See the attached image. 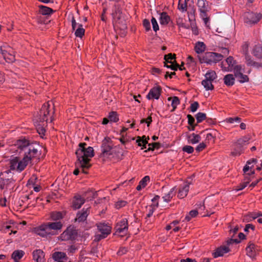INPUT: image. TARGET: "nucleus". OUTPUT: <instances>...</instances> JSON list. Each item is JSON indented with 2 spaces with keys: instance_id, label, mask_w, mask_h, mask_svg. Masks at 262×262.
<instances>
[{
  "instance_id": "46",
  "label": "nucleus",
  "mask_w": 262,
  "mask_h": 262,
  "mask_svg": "<svg viewBox=\"0 0 262 262\" xmlns=\"http://www.w3.org/2000/svg\"><path fill=\"white\" fill-rule=\"evenodd\" d=\"M5 60L8 62H12L15 60V56L9 52L7 55H5L3 57Z\"/></svg>"
},
{
  "instance_id": "38",
  "label": "nucleus",
  "mask_w": 262,
  "mask_h": 262,
  "mask_svg": "<svg viewBox=\"0 0 262 262\" xmlns=\"http://www.w3.org/2000/svg\"><path fill=\"white\" fill-rule=\"evenodd\" d=\"M187 1L186 0H179L178 4V9L181 12H184L187 10Z\"/></svg>"
},
{
  "instance_id": "44",
  "label": "nucleus",
  "mask_w": 262,
  "mask_h": 262,
  "mask_svg": "<svg viewBox=\"0 0 262 262\" xmlns=\"http://www.w3.org/2000/svg\"><path fill=\"white\" fill-rule=\"evenodd\" d=\"M198 214V212L196 210H193L189 212V214L185 217V220L187 221H189L192 217L196 216Z\"/></svg>"
},
{
  "instance_id": "25",
  "label": "nucleus",
  "mask_w": 262,
  "mask_h": 262,
  "mask_svg": "<svg viewBox=\"0 0 262 262\" xmlns=\"http://www.w3.org/2000/svg\"><path fill=\"white\" fill-rule=\"evenodd\" d=\"M189 188L187 185L180 186L178 190V197L180 199L185 198L189 191Z\"/></svg>"
},
{
  "instance_id": "23",
  "label": "nucleus",
  "mask_w": 262,
  "mask_h": 262,
  "mask_svg": "<svg viewBox=\"0 0 262 262\" xmlns=\"http://www.w3.org/2000/svg\"><path fill=\"white\" fill-rule=\"evenodd\" d=\"M223 80L225 84L230 87L234 84L235 77L233 74H229L224 76Z\"/></svg>"
},
{
  "instance_id": "36",
  "label": "nucleus",
  "mask_w": 262,
  "mask_h": 262,
  "mask_svg": "<svg viewBox=\"0 0 262 262\" xmlns=\"http://www.w3.org/2000/svg\"><path fill=\"white\" fill-rule=\"evenodd\" d=\"M202 84L204 86L206 90H212L214 89V86L212 84V82L208 81L206 79L203 80L202 81Z\"/></svg>"
},
{
  "instance_id": "35",
  "label": "nucleus",
  "mask_w": 262,
  "mask_h": 262,
  "mask_svg": "<svg viewBox=\"0 0 262 262\" xmlns=\"http://www.w3.org/2000/svg\"><path fill=\"white\" fill-rule=\"evenodd\" d=\"M176 54H172V53H169L167 55H165L164 56V60H165V61H164V63L166 62V63H172V62H173V61H172V60H176Z\"/></svg>"
},
{
  "instance_id": "24",
  "label": "nucleus",
  "mask_w": 262,
  "mask_h": 262,
  "mask_svg": "<svg viewBox=\"0 0 262 262\" xmlns=\"http://www.w3.org/2000/svg\"><path fill=\"white\" fill-rule=\"evenodd\" d=\"M177 189L176 187H173L163 197L164 201L168 203L170 201L171 199L176 194Z\"/></svg>"
},
{
  "instance_id": "39",
  "label": "nucleus",
  "mask_w": 262,
  "mask_h": 262,
  "mask_svg": "<svg viewBox=\"0 0 262 262\" xmlns=\"http://www.w3.org/2000/svg\"><path fill=\"white\" fill-rule=\"evenodd\" d=\"M235 78L240 83H244L249 81V78L248 76L243 74V73L241 74H237V75Z\"/></svg>"
},
{
  "instance_id": "42",
  "label": "nucleus",
  "mask_w": 262,
  "mask_h": 262,
  "mask_svg": "<svg viewBox=\"0 0 262 262\" xmlns=\"http://www.w3.org/2000/svg\"><path fill=\"white\" fill-rule=\"evenodd\" d=\"M234 72V76L235 77L237 76V74H241L243 72V69L241 65H236L232 68Z\"/></svg>"
},
{
  "instance_id": "17",
  "label": "nucleus",
  "mask_w": 262,
  "mask_h": 262,
  "mask_svg": "<svg viewBox=\"0 0 262 262\" xmlns=\"http://www.w3.org/2000/svg\"><path fill=\"white\" fill-rule=\"evenodd\" d=\"M52 259L56 262H66L68 257L63 252L55 251L52 254Z\"/></svg>"
},
{
  "instance_id": "61",
  "label": "nucleus",
  "mask_w": 262,
  "mask_h": 262,
  "mask_svg": "<svg viewBox=\"0 0 262 262\" xmlns=\"http://www.w3.org/2000/svg\"><path fill=\"white\" fill-rule=\"evenodd\" d=\"M194 177V176L193 175L189 177L186 181L184 185H187L188 186V187L189 188L190 185L192 184V183H193L192 181H193V178Z\"/></svg>"
},
{
  "instance_id": "49",
  "label": "nucleus",
  "mask_w": 262,
  "mask_h": 262,
  "mask_svg": "<svg viewBox=\"0 0 262 262\" xmlns=\"http://www.w3.org/2000/svg\"><path fill=\"white\" fill-rule=\"evenodd\" d=\"M150 178L148 176H145L143 178L141 179L139 183L140 185H142L144 188L147 185V182L149 181Z\"/></svg>"
},
{
  "instance_id": "31",
  "label": "nucleus",
  "mask_w": 262,
  "mask_h": 262,
  "mask_svg": "<svg viewBox=\"0 0 262 262\" xmlns=\"http://www.w3.org/2000/svg\"><path fill=\"white\" fill-rule=\"evenodd\" d=\"M205 77V79L213 82L217 78V75L215 71L209 70L206 73Z\"/></svg>"
},
{
  "instance_id": "18",
  "label": "nucleus",
  "mask_w": 262,
  "mask_h": 262,
  "mask_svg": "<svg viewBox=\"0 0 262 262\" xmlns=\"http://www.w3.org/2000/svg\"><path fill=\"white\" fill-rule=\"evenodd\" d=\"M226 62L228 64V67H226L224 66L223 62L221 63V67L223 71L225 72H231L232 70V68L234 66L235 63V60L233 59V58L232 56L228 57L226 59Z\"/></svg>"
},
{
  "instance_id": "20",
  "label": "nucleus",
  "mask_w": 262,
  "mask_h": 262,
  "mask_svg": "<svg viewBox=\"0 0 262 262\" xmlns=\"http://www.w3.org/2000/svg\"><path fill=\"white\" fill-rule=\"evenodd\" d=\"M229 251L228 247L226 246H222L217 248L214 252L213 253V256L214 258L222 256L224 254L227 253Z\"/></svg>"
},
{
  "instance_id": "11",
  "label": "nucleus",
  "mask_w": 262,
  "mask_h": 262,
  "mask_svg": "<svg viewBox=\"0 0 262 262\" xmlns=\"http://www.w3.org/2000/svg\"><path fill=\"white\" fill-rule=\"evenodd\" d=\"M250 138L248 136H244L238 139L235 143V149L234 151L232 152L233 156L240 155L242 151V147L246 144L249 140Z\"/></svg>"
},
{
  "instance_id": "29",
  "label": "nucleus",
  "mask_w": 262,
  "mask_h": 262,
  "mask_svg": "<svg viewBox=\"0 0 262 262\" xmlns=\"http://www.w3.org/2000/svg\"><path fill=\"white\" fill-rule=\"evenodd\" d=\"M39 13L43 15H50L54 12L52 9L43 5L39 6Z\"/></svg>"
},
{
  "instance_id": "55",
  "label": "nucleus",
  "mask_w": 262,
  "mask_h": 262,
  "mask_svg": "<svg viewBox=\"0 0 262 262\" xmlns=\"http://www.w3.org/2000/svg\"><path fill=\"white\" fill-rule=\"evenodd\" d=\"M199 107V103L196 101H195L191 104L190 110L192 112L194 113L197 111Z\"/></svg>"
},
{
  "instance_id": "5",
  "label": "nucleus",
  "mask_w": 262,
  "mask_h": 262,
  "mask_svg": "<svg viewBox=\"0 0 262 262\" xmlns=\"http://www.w3.org/2000/svg\"><path fill=\"white\" fill-rule=\"evenodd\" d=\"M198 57L201 63L212 64L222 60L223 55L215 52H208L205 53L202 56H198Z\"/></svg>"
},
{
  "instance_id": "10",
  "label": "nucleus",
  "mask_w": 262,
  "mask_h": 262,
  "mask_svg": "<svg viewBox=\"0 0 262 262\" xmlns=\"http://www.w3.org/2000/svg\"><path fill=\"white\" fill-rule=\"evenodd\" d=\"M77 235V233L73 227H69L60 235L62 241L74 240Z\"/></svg>"
},
{
  "instance_id": "53",
  "label": "nucleus",
  "mask_w": 262,
  "mask_h": 262,
  "mask_svg": "<svg viewBox=\"0 0 262 262\" xmlns=\"http://www.w3.org/2000/svg\"><path fill=\"white\" fill-rule=\"evenodd\" d=\"M127 202L125 201L120 200L117 202L115 204V207L117 209H120L124 206H125Z\"/></svg>"
},
{
  "instance_id": "63",
  "label": "nucleus",
  "mask_w": 262,
  "mask_h": 262,
  "mask_svg": "<svg viewBox=\"0 0 262 262\" xmlns=\"http://www.w3.org/2000/svg\"><path fill=\"white\" fill-rule=\"evenodd\" d=\"M87 194L93 198H95L96 197L97 193L96 191L93 192L92 190H89L85 192V195L86 196Z\"/></svg>"
},
{
  "instance_id": "62",
  "label": "nucleus",
  "mask_w": 262,
  "mask_h": 262,
  "mask_svg": "<svg viewBox=\"0 0 262 262\" xmlns=\"http://www.w3.org/2000/svg\"><path fill=\"white\" fill-rule=\"evenodd\" d=\"M71 23H72V27L73 30H75L77 27H78V24H79L76 23V21L74 18V17L73 16L72 17Z\"/></svg>"
},
{
  "instance_id": "3",
  "label": "nucleus",
  "mask_w": 262,
  "mask_h": 262,
  "mask_svg": "<svg viewBox=\"0 0 262 262\" xmlns=\"http://www.w3.org/2000/svg\"><path fill=\"white\" fill-rule=\"evenodd\" d=\"M86 144L84 142L79 144V148L76 151L78 165L82 168V172L87 173L86 169L91 167L90 161L91 158L94 156V149L92 147L89 146L86 148Z\"/></svg>"
},
{
  "instance_id": "47",
  "label": "nucleus",
  "mask_w": 262,
  "mask_h": 262,
  "mask_svg": "<svg viewBox=\"0 0 262 262\" xmlns=\"http://www.w3.org/2000/svg\"><path fill=\"white\" fill-rule=\"evenodd\" d=\"M151 23L152 26L154 31L157 32L158 30H159V25L158 24L156 19L155 17H152L151 19Z\"/></svg>"
},
{
  "instance_id": "50",
  "label": "nucleus",
  "mask_w": 262,
  "mask_h": 262,
  "mask_svg": "<svg viewBox=\"0 0 262 262\" xmlns=\"http://www.w3.org/2000/svg\"><path fill=\"white\" fill-rule=\"evenodd\" d=\"M118 14L121 15L122 12L121 8L118 5H115L114 9L113 10V12L112 13L113 16H117Z\"/></svg>"
},
{
  "instance_id": "41",
  "label": "nucleus",
  "mask_w": 262,
  "mask_h": 262,
  "mask_svg": "<svg viewBox=\"0 0 262 262\" xmlns=\"http://www.w3.org/2000/svg\"><path fill=\"white\" fill-rule=\"evenodd\" d=\"M108 118L111 122H117L119 120L118 115L116 112L110 113Z\"/></svg>"
},
{
  "instance_id": "19",
  "label": "nucleus",
  "mask_w": 262,
  "mask_h": 262,
  "mask_svg": "<svg viewBox=\"0 0 262 262\" xmlns=\"http://www.w3.org/2000/svg\"><path fill=\"white\" fill-rule=\"evenodd\" d=\"M33 259L36 262H45V253L42 250L37 249L33 252Z\"/></svg>"
},
{
  "instance_id": "54",
  "label": "nucleus",
  "mask_w": 262,
  "mask_h": 262,
  "mask_svg": "<svg viewBox=\"0 0 262 262\" xmlns=\"http://www.w3.org/2000/svg\"><path fill=\"white\" fill-rule=\"evenodd\" d=\"M183 151L188 154H192L194 151V148L191 146L186 145L183 147Z\"/></svg>"
},
{
  "instance_id": "8",
  "label": "nucleus",
  "mask_w": 262,
  "mask_h": 262,
  "mask_svg": "<svg viewBox=\"0 0 262 262\" xmlns=\"http://www.w3.org/2000/svg\"><path fill=\"white\" fill-rule=\"evenodd\" d=\"M113 144L111 139L108 138H105L102 141L101 145V155L103 157L109 158L113 153Z\"/></svg>"
},
{
  "instance_id": "34",
  "label": "nucleus",
  "mask_w": 262,
  "mask_h": 262,
  "mask_svg": "<svg viewBox=\"0 0 262 262\" xmlns=\"http://www.w3.org/2000/svg\"><path fill=\"white\" fill-rule=\"evenodd\" d=\"M75 30V35L77 37L82 38L84 35L85 30L83 28L82 24H78V27Z\"/></svg>"
},
{
  "instance_id": "22",
  "label": "nucleus",
  "mask_w": 262,
  "mask_h": 262,
  "mask_svg": "<svg viewBox=\"0 0 262 262\" xmlns=\"http://www.w3.org/2000/svg\"><path fill=\"white\" fill-rule=\"evenodd\" d=\"M187 139L188 143L194 144L199 143L201 141V137L199 135L192 133L188 135Z\"/></svg>"
},
{
  "instance_id": "57",
  "label": "nucleus",
  "mask_w": 262,
  "mask_h": 262,
  "mask_svg": "<svg viewBox=\"0 0 262 262\" xmlns=\"http://www.w3.org/2000/svg\"><path fill=\"white\" fill-rule=\"evenodd\" d=\"M5 47H1L0 49V54H2L3 57H4L5 55H7L9 52H10L11 49L9 47H8L7 49H4Z\"/></svg>"
},
{
  "instance_id": "59",
  "label": "nucleus",
  "mask_w": 262,
  "mask_h": 262,
  "mask_svg": "<svg viewBox=\"0 0 262 262\" xmlns=\"http://www.w3.org/2000/svg\"><path fill=\"white\" fill-rule=\"evenodd\" d=\"M152 122V118L151 116L148 117L147 119H143L141 120L140 123H147V126H149L151 122Z\"/></svg>"
},
{
  "instance_id": "2",
  "label": "nucleus",
  "mask_w": 262,
  "mask_h": 262,
  "mask_svg": "<svg viewBox=\"0 0 262 262\" xmlns=\"http://www.w3.org/2000/svg\"><path fill=\"white\" fill-rule=\"evenodd\" d=\"M50 217L54 222L44 223L35 228V232L37 235L47 238L56 235L60 232L63 225L59 220L63 218V213L61 212H53Z\"/></svg>"
},
{
  "instance_id": "60",
  "label": "nucleus",
  "mask_w": 262,
  "mask_h": 262,
  "mask_svg": "<svg viewBox=\"0 0 262 262\" xmlns=\"http://www.w3.org/2000/svg\"><path fill=\"white\" fill-rule=\"evenodd\" d=\"M206 147V144L202 142L200 143L196 147L195 150L197 152H200L202 150H203Z\"/></svg>"
},
{
  "instance_id": "6",
  "label": "nucleus",
  "mask_w": 262,
  "mask_h": 262,
  "mask_svg": "<svg viewBox=\"0 0 262 262\" xmlns=\"http://www.w3.org/2000/svg\"><path fill=\"white\" fill-rule=\"evenodd\" d=\"M97 227L98 231L101 233L97 234L95 236V241H99L101 239L105 238L111 232L112 227L105 222H100L97 224Z\"/></svg>"
},
{
  "instance_id": "27",
  "label": "nucleus",
  "mask_w": 262,
  "mask_h": 262,
  "mask_svg": "<svg viewBox=\"0 0 262 262\" xmlns=\"http://www.w3.org/2000/svg\"><path fill=\"white\" fill-rule=\"evenodd\" d=\"M159 20L161 25L166 26L170 21V18L166 12H163L160 13Z\"/></svg>"
},
{
  "instance_id": "16",
  "label": "nucleus",
  "mask_w": 262,
  "mask_h": 262,
  "mask_svg": "<svg viewBox=\"0 0 262 262\" xmlns=\"http://www.w3.org/2000/svg\"><path fill=\"white\" fill-rule=\"evenodd\" d=\"M90 207H88L86 208H83L81 211H79L77 213L76 221L78 222H83L86 220L90 214Z\"/></svg>"
},
{
  "instance_id": "45",
  "label": "nucleus",
  "mask_w": 262,
  "mask_h": 262,
  "mask_svg": "<svg viewBox=\"0 0 262 262\" xmlns=\"http://www.w3.org/2000/svg\"><path fill=\"white\" fill-rule=\"evenodd\" d=\"M241 118L238 117H236L234 118L230 117L226 118L225 121L227 123L232 124L234 122L239 123L241 121Z\"/></svg>"
},
{
  "instance_id": "64",
  "label": "nucleus",
  "mask_w": 262,
  "mask_h": 262,
  "mask_svg": "<svg viewBox=\"0 0 262 262\" xmlns=\"http://www.w3.org/2000/svg\"><path fill=\"white\" fill-rule=\"evenodd\" d=\"M127 250L126 249V248L125 247H122V248H120L119 249V250H118V251L117 252V254L118 255H122L124 254H125L126 252H127Z\"/></svg>"
},
{
  "instance_id": "37",
  "label": "nucleus",
  "mask_w": 262,
  "mask_h": 262,
  "mask_svg": "<svg viewBox=\"0 0 262 262\" xmlns=\"http://www.w3.org/2000/svg\"><path fill=\"white\" fill-rule=\"evenodd\" d=\"M171 100H172L171 106L173 107V109L171 111H173L176 108L177 106L180 104V102L179 98L177 96L169 97L168 98V100L170 101Z\"/></svg>"
},
{
  "instance_id": "12",
  "label": "nucleus",
  "mask_w": 262,
  "mask_h": 262,
  "mask_svg": "<svg viewBox=\"0 0 262 262\" xmlns=\"http://www.w3.org/2000/svg\"><path fill=\"white\" fill-rule=\"evenodd\" d=\"M257 162V160L256 159H252L247 162L246 165L243 168V171L245 173V178L248 177L249 176L255 173V171L254 170H252V168L254 164Z\"/></svg>"
},
{
  "instance_id": "40",
  "label": "nucleus",
  "mask_w": 262,
  "mask_h": 262,
  "mask_svg": "<svg viewBox=\"0 0 262 262\" xmlns=\"http://www.w3.org/2000/svg\"><path fill=\"white\" fill-rule=\"evenodd\" d=\"M148 148H147V150H146L145 151V152H147L148 151H150V150L152 151L155 149H159L161 146V144L159 142H154V143H149L148 144Z\"/></svg>"
},
{
  "instance_id": "21",
  "label": "nucleus",
  "mask_w": 262,
  "mask_h": 262,
  "mask_svg": "<svg viewBox=\"0 0 262 262\" xmlns=\"http://www.w3.org/2000/svg\"><path fill=\"white\" fill-rule=\"evenodd\" d=\"M246 250L248 256L251 258H254L256 255L257 249L253 243H249Z\"/></svg>"
},
{
  "instance_id": "14",
  "label": "nucleus",
  "mask_w": 262,
  "mask_h": 262,
  "mask_svg": "<svg viewBox=\"0 0 262 262\" xmlns=\"http://www.w3.org/2000/svg\"><path fill=\"white\" fill-rule=\"evenodd\" d=\"M85 199L79 194L74 196L72 200V207L74 209H79L84 203Z\"/></svg>"
},
{
  "instance_id": "30",
  "label": "nucleus",
  "mask_w": 262,
  "mask_h": 262,
  "mask_svg": "<svg viewBox=\"0 0 262 262\" xmlns=\"http://www.w3.org/2000/svg\"><path fill=\"white\" fill-rule=\"evenodd\" d=\"M206 49V45L203 42L198 41L195 43V51L198 54H200L204 52Z\"/></svg>"
},
{
  "instance_id": "33",
  "label": "nucleus",
  "mask_w": 262,
  "mask_h": 262,
  "mask_svg": "<svg viewBox=\"0 0 262 262\" xmlns=\"http://www.w3.org/2000/svg\"><path fill=\"white\" fill-rule=\"evenodd\" d=\"M252 54L257 58H262V47L255 46L253 50Z\"/></svg>"
},
{
  "instance_id": "9",
  "label": "nucleus",
  "mask_w": 262,
  "mask_h": 262,
  "mask_svg": "<svg viewBox=\"0 0 262 262\" xmlns=\"http://www.w3.org/2000/svg\"><path fill=\"white\" fill-rule=\"evenodd\" d=\"M245 22L249 25L256 24L262 18V15L260 13L253 12H247L244 15Z\"/></svg>"
},
{
  "instance_id": "43",
  "label": "nucleus",
  "mask_w": 262,
  "mask_h": 262,
  "mask_svg": "<svg viewBox=\"0 0 262 262\" xmlns=\"http://www.w3.org/2000/svg\"><path fill=\"white\" fill-rule=\"evenodd\" d=\"M168 63H165L164 67H166L167 68L170 69L172 70L177 71L178 69L179 64L177 63L176 60H173L172 63H170V65L168 64Z\"/></svg>"
},
{
  "instance_id": "7",
  "label": "nucleus",
  "mask_w": 262,
  "mask_h": 262,
  "mask_svg": "<svg viewBox=\"0 0 262 262\" xmlns=\"http://www.w3.org/2000/svg\"><path fill=\"white\" fill-rule=\"evenodd\" d=\"M197 6L201 17L203 19L205 24H207L209 21L207 12L210 10L209 2L206 0H198Z\"/></svg>"
},
{
  "instance_id": "28",
  "label": "nucleus",
  "mask_w": 262,
  "mask_h": 262,
  "mask_svg": "<svg viewBox=\"0 0 262 262\" xmlns=\"http://www.w3.org/2000/svg\"><path fill=\"white\" fill-rule=\"evenodd\" d=\"M195 118L196 119L197 124L202 122L204 120H207V122L208 123H211L212 119H208L206 117V114L204 113L199 112L195 115Z\"/></svg>"
},
{
  "instance_id": "13",
  "label": "nucleus",
  "mask_w": 262,
  "mask_h": 262,
  "mask_svg": "<svg viewBox=\"0 0 262 262\" xmlns=\"http://www.w3.org/2000/svg\"><path fill=\"white\" fill-rule=\"evenodd\" d=\"M161 88L160 86H155L151 89L146 95V98L150 100L151 99H158L161 95Z\"/></svg>"
},
{
  "instance_id": "26",
  "label": "nucleus",
  "mask_w": 262,
  "mask_h": 262,
  "mask_svg": "<svg viewBox=\"0 0 262 262\" xmlns=\"http://www.w3.org/2000/svg\"><path fill=\"white\" fill-rule=\"evenodd\" d=\"M149 138L148 137H147V139L146 138L145 136H143L142 137H138L137 139L136 140V142L138 143V146L143 147L141 148L142 149L146 148V145L148 143V140H149Z\"/></svg>"
},
{
  "instance_id": "56",
  "label": "nucleus",
  "mask_w": 262,
  "mask_h": 262,
  "mask_svg": "<svg viewBox=\"0 0 262 262\" xmlns=\"http://www.w3.org/2000/svg\"><path fill=\"white\" fill-rule=\"evenodd\" d=\"M143 25L147 31L150 30V24L148 19H144L143 20Z\"/></svg>"
},
{
  "instance_id": "4",
  "label": "nucleus",
  "mask_w": 262,
  "mask_h": 262,
  "mask_svg": "<svg viewBox=\"0 0 262 262\" xmlns=\"http://www.w3.org/2000/svg\"><path fill=\"white\" fill-rule=\"evenodd\" d=\"M50 104L49 102L44 103L40 111L36 123L37 124V130L39 134L44 135L46 132L45 127L47 124L48 115H49Z\"/></svg>"
},
{
  "instance_id": "52",
  "label": "nucleus",
  "mask_w": 262,
  "mask_h": 262,
  "mask_svg": "<svg viewBox=\"0 0 262 262\" xmlns=\"http://www.w3.org/2000/svg\"><path fill=\"white\" fill-rule=\"evenodd\" d=\"M160 196L156 195L152 200V206L153 208H157L159 206V202L158 201L160 199Z\"/></svg>"
},
{
  "instance_id": "51",
  "label": "nucleus",
  "mask_w": 262,
  "mask_h": 262,
  "mask_svg": "<svg viewBox=\"0 0 262 262\" xmlns=\"http://www.w3.org/2000/svg\"><path fill=\"white\" fill-rule=\"evenodd\" d=\"M226 243L228 246H230V245H232L233 243L238 244L240 243V241L237 238H233V236L231 235V237L230 239H228Z\"/></svg>"
},
{
  "instance_id": "32",
  "label": "nucleus",
  "mask_w": 262,
  "mask_h": 262,
  "mask_svg": "<svg viewBox=\"0 0 262 262\" xmlns=\"http://www.w3.org/2000/svg\"><path fill=\"white\" fill-rule=\"evenodd\" d=\"M24 254L25 252L22 250H15L12 253L11 257L16 261L21 258Z\"/></svg>"
},
{
  "instance_id": "1",
  "label": "nucleus",
  "mask_w": 262,
  "mask_h": 262,
  "mask_svg": "<svg viewBox=\"0 0 262 262\" xmlns=\"http://www.w3.org/2000/svg\"><path fill=\"white\" fill-rule=\"evenodd\" d=\"M15 146H17V151L24 157L21 160L18 157L12 159L9 163L10 170L21 172L34 160L38 159L41 155L40 147L36 142L21 139L16 141Z\"/></svg>"
},
{
  "instance_id": "58",
  "label": "nucleus",
  "mask_w": 262,
  "mask_h": 262,
  "mask_svg": "<svg viewBox=\"0 0 262 262\" xmlns=\"http://www.w3.org/2000/svg\"><path fill=\"white\" fill-rule=\"evenodd\" d=\"M187 118L188 119V123L189 125H194L195 119L194 117L191 115H187Z\"/></svg>"
},
{
  "instance_id": "15",
  "label": "nucleus",
  "mask_w": 262,
  "mask_h": 262,
  "mask_svg": "<svg viewBox=\"0 0 262 262\" xmlns=\"http://www.w3.org/2000/svg\"><path fill=\"white\" fill-rule=\"evenodd\" d=\"M116 228L117 232L126 234L128 230V223L126 219H123L118 222Z\"/></svg>"
},
{
  "instance_id": "48",
  "label": "nucleus",
  "mask_w": 262,
  "mask_h": 262,
  "mask_svg": "<svg viewBox=\"0 0 262 262\" xmlns=\"http://www.w3.org/2000/svg\"><path fill=\"white\" fill-rule=\"evenodd\" d=\"M245 59L246 64L248 66H252L253 63H254L255 61L252 60L251 57L246 53L245 55Z\"/></svg>"
}]
</instances>
